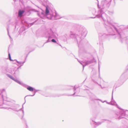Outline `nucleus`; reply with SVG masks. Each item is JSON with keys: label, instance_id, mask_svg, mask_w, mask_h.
Listing matches in <instances>:
<instances>
[{"label": "nucleus", "instance_id": "3", "mask_svg": "<svg viewBox=\"0 0 128 128\" xmlns=\"http://www.w3.org/2000/svg\"><path fill=\"white\" fill-rule=\"evenodd\" d=\"M45 15L47 16L48 19L52 20H58L60 18L59 15L56 12L53 13L50 12L48 7L47 6L46 7Z\"/></svg>", "mask_w": 128, "mask_h": 128}, {"label": "nucleus", "instance_id": "7", "mask_svg": "<svg viewBox=\"0 0 128 128\" xmlns=\"http://www.w3.org/2000/svg\"><path fill=\"white\" fill-rule=\"evenodd\" d=\"M18 69L19 68H18L16 70L15 69L9 70L8 69H6V68H4L2 69V72L6 74V75L8 77L14 80V78L11 75L7 74V72H8L12 75L14 76H15L16 74V72H18V73L19 72Z\"/></svg>", "mask_w": 128, "mask_h": 128}, {"label": "nucleus", "instance_id": "18", "mask_svg": "<svg viewBox=\"0 0 128 128\" xmlns=\"http://www.w3.org/2000/svg\"><path fill=\"white\" fill-rule=\"evenodd\" d=\"M116 104L115 102L113 100V92H112V101L110 102V104L112 105H115Z\"/></svg>", "mask_w": 128, "mask_h": 128}, {"label": "nucleus", "instance_id": "9", "mask_svg": "<svg viewBox=\"0 0 128 128\" xmlns=\"http://www.w3.org/2000/svg\"><path fill=\"white\" fill-rule=\"evenodd\" d=\"M117 107L119 109L121 110V111L119 112H117L116 114L117 116L116 117V118L118 119H120L122 118H124V117L126 115H128V110H124L121 109L119 107L118 105L116 104Z\"/></svg>", "mask_w": 128, "mask_h": 128}, {"label": "nucleus", "instance_id": "4", "mask_svg": "<svg viewBox=\"0 0 128 128\" xmlns=\"http://www.w3.org/2000/svg\"><path fill=\"white\" fill-rule=\"evenodd\" d=\"M52 28H50L49 30L46 33L45 37H48V39L45 42L46 43L50 42L52 38H56L58 36L57 33L53 31Z\"/></svg>", "mask_w": 128, "mask_h": 128}, {"label": "nucleus", "instance_id": "16", "mask_svg": "<svg viewBox=\"0 0 128 128\" xmlns=\"http://www.w3.org/2000/svg\"><path fill=\"white\" fill-rule=\"evenodd\" d=\"M14 60L16 61L18 65H20V67L18 68H20L21 66H22L23 65L24 63H25V60L23 62L18 61L16 60Z\"/></svg>", "mask_w": 128, "mask_h": 128}, {"label": "nucleus", "instance_id": "1", "mask_svg": "<svg viewBox=\"0 0 128 128\" xmlns=\"http://www.w3.org/2000/svg\"><path fill=\"white\" fill-rule=\"evenodd\" d=\"M87 34V31L84 28H82L80 29L77 34H72L70 35V37L72 38H74L75 42H77L78 44V46H79L80 42V39L85 37Z\"/></svg>", "mask_w": 128, "mask_h": 128}, {"label": "nucleus", "instance_id": "36", "mask_svg": "<svg viewBox=\"0 0 128 128\" xmlns=\"http://www.w3.org/2000/svg\"><path fill=\"white\" fill-rule=\"evenodd\" d=\"M61 46H61V45H60Z\"/></svg>", "mask_w": 128, "mask_h": 128}, {"label": "nucleus", "instance_id": "27", "mask_svg": "<svg viewBox=\"0 0 128 128\" xmlns=\"http://www.w3.org/2000/svg\"><path fill=\"white\" fill-rule=\"evenodd\" d=\"M51 41L52 42H54V43H56V40L54 39H52L51 40Z\"/></svg>", "mask_w": 128, "mask_h": 128}, {"label": "nucleus", "instance_id": "20", "mask_svg": "<svg viewBox=\"0 0 128 128\" xmlns=\"http://www.w3.org/2000/svg\"><path fill=\"white\" fill-rule=\"evenodd\" d=\"M106 120H102L101 122H94V124H95V125H96L97 126H98V125L100 124L102 122H104V121Z\"/></svg>", "mask_w": 128, "mask_h": 128}, {"label": "nucleus", "instance_id": "22", "mask_svg": "<svg viewBox=\"0 0 128 128\" xmlns=\"http://www.w3.org/2000/svg\"><path fill=\"white\" fill-rule=\"evenodd\" d=\"M24 12V11L23 10H20L18 13V16L20 17L22 15Z\"/></svg>", "mask_w": 128, "mask_h": 128}, {"label": "nucleus", "instance_id": "15", "mask_svg": "<svg viewBox=\"0 0 128 128\" xmlns=\"http://www.w3.org/2000/svg\"><path fill=\"white\" fill-rule=\"evenodd\" d=\"M68 35L66 34H65L63 36H62L61 39L62 40L65 41H66L68 39Z\"/></svg>", "mask_w": 128, "mask_h": 128}, {"label": "nucleus", "instance_id": "23", "mask_svg": "<svg viewBox=\"0 0 128 128\" xmlns=\"http://www.w3.org/2000/svg\"><path fill=\"white\" fill-rule=\"evenodd\" d=\"M25 30V28L24 26L22 27L20 29L19 32V33H22Z\"/></svg>", "mask_w": 128, "mask_h": 128}, {"label": "nucleus", "instance_id": "26", "mask_svg": "<svg viewBox=\"0 0 128 128\" xmlns=\"http://www.w3.org/2000/svg\"><path fill=\"white\" fill-rule=\"evenodd\" d=\"M8 55V57H9V59L11 61H12L13 60L11 59V56H10V54L9 53Z\"/></svg>", "mask_w": 128, "mask_h": 128}, {"label": "nucleus", "instance_id": "21", "mask_svg": "<svg viewBox=\"0 0 128 128\" xmlns=\"http://www.w3.org/2000/svg\"><path fill=\"white\" fill-rule=\"evenodd\" d=\"M27 89L28 90L31 92L33 91L34 90V88L30 86H28V87L27 88Z\"/></svg>", "mask_w": 128, "mask_h": 128}, {"label": "nucleus", "instance_id": "28", "mask_svg": "<svg viewBox=\"0 0 128 128\" xmlns=\"http://www.w3.org/2000/svg\"><path fill=\"white\" fill-rule=\"evenodd\" d=\"M98 69H99V76L100 77V68H99V67H98Z\"/></svg>", "mask_w": 128, "mask_h": 128}, {"label": "nucleus", "instance_id": "6", "mask_svg": "<svg viewBox=\"0 0 128 128\" xmlns=\"http://www.w3.org/2000/svg\"><path fill=\"white\" fill-rule=\"evenodd\" d=\"M18 69L19 68H18L16 70L15 69L9 70L8 69H6V68H4L2 69V72L6 74V75L8 77L14 80V78L11 75L7 74V72H8L12 75L14 76H15L16 74V72H18V73L19 72Z\"/></svg>", "mask_w": 128, "mask_h": 128}, {"label": "nucleus", "instance_id": "31", "mask_svg": "<svg viewBox=\"0 0 128 128\" xmlns=\"http://www.w3.org/2000/svg\"><path fill=\"white\" fill-rule=\"evenodd\" d=\"M22 112L23 114L24 113V111L23 110H22Z\"/></svg>", "mask_w": 128, "mask_h": 128}, {"label": "nucleus", "instance_id": "25", "mask_svg": "<svg viewBox=\"0 0 128 128\" xmlns=\"http://www.w3.org/2000/svg\"><path fill=\"white\" fill-rule=\"evenodd\" d=\"M8 34L9 36L10 37V40L11 41L12 40V38L10 36V35L9 34V32H8Z\"/></svg>", "mask_w": 128, "mask_h": 128}, {"label": "nucleus", "instance_id": "17", "mask_svg": "<svg viewBox=\"0 0 128 128\" xmlns=\"http://www.w3.org/2000/svg\"><path fill=\"white\" fill-rule=\"evenodd\" d=\"M14 81H15L16 82H17V83H18V84H20L23 86H24L25 85V84H24L22 82H20V81H19L18 80H17V79H16L14 78Z\"/></svg>", "mask_w": 128, "mask_h": 128}, {"label": "nucleus", "instance_id": "10", "mask_svg": "<svg viewBox=\"0 0 128 128\" xmlns=\"http://www.w3.org/2000/svg\"><path fill=\"white\" fill-rule=\"evenodd\" d=\"M98 1V8H102L104 9V8H108L110 5V0H104L102 1L101 5L99 6Z\"/></svg>", "mask_w": 128, "mask_h": 128}, {"label": "nucleus", "instance_id": "33", "mask_svg": "<svg viewBox=\"0 0 128 128\" xmlns=\"http://www.w3.org/2000/svg\"><path fill=\"white\" fill-rule=\"evenodd\" d=\"M94 11L96 12V10H95L94 9Z\"/></svg>", "mask_w": 128, "mask_h": 128}, {"label": "nucleus", "instance_id": "5", "mask_svg": "<svg viewBox=\"0 0 128 128\" xmlns=\"http://www.w3.org/2000/svg\"><path fill=\"white\" fill-rule=\"evenodd\" d=\"M18 69L19 68H18L16 70L15 69L9 70L8 69H6V68H4L2 69V72L6 74V75L8 77L14 80V78L11 75L7 74V72H8L12 75L14 76H15L16 74V72H18V73L19 72Z\"/></svg>", "mask_w": 128, "mask_h": 128}, {"label": "nucleus", "instance_id": "24", "mask_svg": "<svg viewBox=\"0 0 128 128\" xmlns=\"http://www.w3.org/2000/svg\"><path fill=\"white\" fill-rule=\"evenodd\" d=\"M94 100H100L103 103H104V102H106V103L107 104H110V102H107V101L106 100H105V101H104V102H103L101 100L99 99H97V98L95 99H94Z\"/></svg>", "mask_w": 128, "mask_h": 128}, {"label": "nucleus", "instance_id": "35", "mask_svg": "<svg viewBox=\"0 0 128 128\" xmlns=\"http://www.w3.org/2000/svg\"><path fill=\"white\" fill-rule=\"evenodd\" d=\"M76 96H78V95H76Z\"/></svg>", "mask_w": 128, "mask_h": 128}, {"label": "nucleus", "instance_id": "38", "mask_svg": "<svg viewBox=\"0 0 128 128\" xmlns=\"http://www.w3.org/2000/svg\"><path fill=\"white\" fill-rule=\"evenodd\" d=\"M100 85V86H101V85Z\"/></svg>", "mask_w": 128, "mask_h": 128}, {"label": "nucleus", "instance_id": "12", "mask_svg": "<svg viewBox=\"0 0 128 128\" xmlns=\"http://www.w3.org/2000/svg\"><path fill=\"white\" fill-rule=\"evenodd\" d=\"M78 61L82 65L83 67V70L84 69V67L86 65L89 64H91L93 62L92 60H90L85 61L84 62H80L78 60Z\"/></svg>", "mask_w": 128, "mask_h": 128}, {"label": "nucleus", "instance_id": "14", "mask_svg": "<svg viewBox=\"0 0 128 128\" xmlns=\"http://www.w3.org/2000/svg\"><path fill=\"white\" fill-rule=\"evenodd\" d=\"M72 87L74 88V93L72 94V95H74L76 94H78L80 92V90L78 88L76 90V88H78V87H76V86H75L74 87H73V86Z\"/></svg>", "mask_w": 128, "mask_h": 128}, {"label": "nucleus", "instance_id": "37", "mask_svg": "<svg viewBox=\"0 0 128 128\" xmlns=\"http://www.w3.org/2000/svg\"><path fill=\"white\" fill-rule=\"evenodd\" d=\"M106 28H107V27H106Z\"/></svg>", "mask_w": 128, "mask_h": 128}, {"label": "nucleus", "instance_id": "2", "mask_svg": "<svg viewBox=\"0 0 128 128\" xmlns=\"http://www.w3.org/2000/svg\"><path fill=\"white\" fill-rule=\"evenodd\" d=\"M108 28L111 30H114L118 32V36L121 42H123L125 40L127 43H128V39L127 37H125L124 34L122 31H120V30L119 31H118L117 28L113 25H111L110 26H108Z\"/></svg>", "mask_w": 128, "mask_h": 128}, {"label": "nucleus", "instance_id": "19", "mask_svg": "<svg viewBox=\"0 0 128 128\" xmlns=\"http://www.w3.org/2000/svg\"><path fill=\"white\" fill-rule=\"evenodd\" d=\"M41 91V90H36L35 89V88H34V94L33 95H28V96H26L25 97V98L26 97V96H34L35 94L38 91Z\"/></svg>", "mask_w": 128, "mask_h": 128}, {"label": "nucleus", "instance_id": "29", "mask_svg": "<svg viewBox=\"0 0 128 128\" xmlns=\"http://www.w3.org/2000/svg\"><path fill=\"white\" fill-rule=\"evenodd\" d=\"M93 81L94 82L96 83L97 84H98V83L96 82L94 80H93Z\"/></svg>", "mask_w": 128, "mask_h": 128}, {"label": "nucleus", "instance_id": "32", "mask_svg": "<svg viewBox=\"0 0 128 128\" xmlns=\"http://www.w3.org/2000/svg\"><path fill=\"white\" fill-rule=\"evenodd\" d=\"M99 36H101V35H100V34H99Z\"/></svg>", "mask_w": 128, "mask_h": 128}, {"label": "nucleus", "instance_id": "30", "mask_svg": "<svg viewBox=\"0 0 128 128\" xmlns=\"http://www.w3.org/2000/svg\"><path fill=\"white\" fill-rule=\"evenodd\" d=\"M41 14H42V15H44V13H43L42 12L41 13Z\"/></svg>", "mask_w": 128, "mask_h": 128}, {"label": "nucleus", "instance_id": "34", "mask_svg": "<svg viewBox=\"0 0 128 128\" xmlns=\"http://www.w3.org/2000/svg\"><path fill=\"white\" fill-rule=\"evenodd\" d=\"M4 97L6 98V96H4Z\"/></svg>", "mask_w": 128, "mask_h": 128}, {"label": "nucleus", "instance_id": "13", "mask_svg": "<svg viewBox=\"0 0 128 128\" xmlns=\"http://www.w3.org/2000/svg\"><path fill=\"white\" fill-rule=\"evenodd\" d=\"M3 92L6 94V92L4 89H2L1 93L0 94V100L2 101H3L4 100H6L3 96Z\"/></svg>", "mask_w": 128, "mask_h": 128}, {"label": "nucleus", "instance_id": "8", "mask_svg": "<svg viewBox=\"0 0 128 128\" xmlns=\"http://www.w3.org/2000/svg\"><path fill=\"white\" fill-rule=\"evenodd\" d=\"M97 14L96 15V16L94 17H92V18H102L104 21L106 20V19L107 18V16L106 14L103 11L102 8H98Z\"/></svg>", "mask_w": 128, "mask_h": 128}, {"label": "nucleus", "instance_id": "11", "mask_svg": "<svg viewBox=\"0 0 128 128\" xmlns=\"http://www.w3.org/2000/svg\"><path fill=\"white\" fill-rule=\"evenodd\" d=\"M20 106L18 104L15 105L14 106H12L9 109H10L16 112H18L20 110H22V108L20 109Z\"/></svg>", "mask_w": 128, "mask_h": 128}]
</instances>
